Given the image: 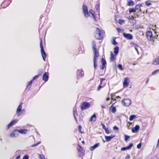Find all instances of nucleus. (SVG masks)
<instances>
[{
    "instance_id": "f257e3e1",
    "label": "nucleus",
    "mask_w": 159,
    "mask_h": 159,
    "mask_svg": "<svg viewBox=\"0 0 159 159\" xmlns=\"http://www.w3.org/2000/svg\"><path fill=\"white\" fill-rule=\"evenodd\" d=\"M96 45H92V48L94 53V57H93V66L95 70L97 69V58L99 56V54L98 51L97 50V49L96 48Z\"/></svg>"
},
{
    "instance_id": "f03ea898",
    "label": "nucleus",
    "mask_w": 159,
    "mask_h": 159,
    "mask_svg": "<svg viewBox=\"0 0 159 159\" xmlns=\"http://www.w3.org/2000/svg\"><path fill=\"white\" fill-rule=\"evenodd\" d=\"M103 32L98 28H97L94 33V36L95 38L98 39H101L103 37Z\"/></svg>"
},
{
    "instance_id": "7ed1b4c3",
    "label": "nucleus",
    "mask_w": 159,
    "mask_h": 159,
    "mask_svg": "<svg viewBox=\"0 0 159 159\" xmlns=\"http://www.w3.org/2000/svg\"><path fill=\"white\" fill-rule=\"evenodd\" d=\"M146 36L148 40L154 41L153 39H157V37H158V35L156 34V35L153 36L151 31H148L147 32Z\"/></svg>"
},
{
    "instance_id": "20e7f679",
    "label": "nucleus",
    "mask_w": 159,
    "mask_h": 159,
    "mask_svg": "<svg viewBox=\"0 0 159 159\" xmlns=\"http://www.w3.org/2000/svg\"><path fill=\"white\" fill-rule=\"evenodd\" d=\"M90 107V104L87 102H82L80 105V108L82 110H84L87 109Z\"/></svg>"
},
{
    "instance_id": "39448f33",
    "label": "nucleus",
    "mask_w": 159,
    "mask_h": 159,
    "mask_svg": "<svg viewBox=\"0 0 159 159\" xmlns=\"http://www.w3.org/2000/svg\"><path fill=\"white\" fill-rule=\"evenodd\" d=\"M122 103L123 105L127 107L129 106L131 103V100L129 98L124 99L122 101Z\"/></svg>"
},
{
    "instance_id": "423d86ee",
    "label": "nucleus",
    "mask_w": 159,
    "mask_h": 159,
    "mask_svg": "<svg viewBox=\"0 0 159 159\" xmlns=\"http://www.w3.org/2000/svg\"><path fill=\"white\" fill-rule=\"evenodd\" d=\"M83 11L85 16L86 18L88 17L89 15L87 7L84 5L83 6Z\"/></svg>"
},
{
    "instance_id": "0eeeda50",
    "label": "nucleus",
    "mask_w": 159,
    "mask_h": 159,
    "mask_svg": "<svg viewBox=\"0 0 159 159\" xmlns=\"http://www.w3.org/2000/svg\"><path fill=\"white\" fill-rule=\"evenodd\" d=\"M123 35L124 37L127 39L131 40L133 38L132 35L130 34H127L124 32L123 33Z\"/></svg>"
},
{
    "instance_id": "6e6552de",
    "label": "nucleus",
    "mask_w": 159,
    "mask_h": 159,
    "mask_svg": "<svg viewBox=\"0 0 159 159\" xmlns=\"http://www.w3.org/2000/svg\"><path fill=\"white\" fill-rule=\"evenodd\" d=\"M22 104V103H21L17 109L16 114L17 115V116H20L21 115V114H20V113L21 111Z\"/></svg>"
},
{
    "instance_id": "1a4fd4ad",
    "label": "nucleus",
    "mask_w": 159,
    "mask_h": 159,
    "mask_svg": "<svg viewBox=\"0 0 159 159\" xmlns=\"http://www.w3.org/2000/svg\"><path fill=\"white\" fill-rule=\"evenodd\" d=\"M77 74L78 79H80L84 75V71L82 70H78Z\"/></svg>"
},
{
    "instance_id": "9d476101",
    "label": "nucleus",
    "mask_w": 159,
    "mask_h": 159,
    "mask_svg": "<svg viewBox=\"0 0 159 159\" xmlns=\"http://www.w3.org/2000/svg\"><path fill=\"white\" fill-rule=\"evenodd\" d=\"M19 132L18 130L16 129L13 130L11 133L10 136L12 138L16 137L18 135Z\"/></svg>"
},
{
    "instance_id": "9b49d317",
    "label": "nucleus",
    "mask_w": 159,
    "mask_h": 159,
    "mask_svg": "<svg viewBox=\"0 0 159 159\" xmlns=\"http://www.w3.org/2000/svg\"><path fill=\"white\" fill-rule=\"evenodd\" d=\"M18 120L17 119H14L11 121L7 126V129H8L11 126L14 125L17 122Z\"/></svg>"
},
{
    "instance_id": "f8f14e48",
    "label": "nucleus",
    "mask_w": 159,
    "mask_h": 159,
    "mask_svg": "<svg viewBox=\"0 0 159 159\" xmlns=\"http://www.w3.org/2000/svg\"><path fill=\"white\" fill-rule=\"evenodd\" d=\"M133 146V143H130L128 146L122 148H121V150L122 151H124L127 150H129L132 148Z\"/></svg>"
},
{
    "instance_id": "ddd939ff",
    "label": "nucleus",
    "mask_w": 159,
    "mask_h": 159,
    "mask_svg": "<svg viewBox=\"0 0 159 159\" xmlns=\"http://www.w3.org/2000/svg\"><path fill=\"white\" fill-rule=\"evenodd\" d=\"M140 127L139 125H136L132 129V132L133 133H136L138 132V131L139 130Z\"/></svg>"
},
{
    "instance_id": "4468645a",
    "label": "nucleus",
    "mask_w": 159,
    "mask_h": 159,
    "mask_svg": "<svg viewBox=\"0 0 159 159\" xmlns=\"http://www.w3.org/2000/svg\"><path fill=\"white\" fill-rule=\"evenodd\" d=\"M48 73L45 72L43 74V80L46 82L48 81Z\"/></svg>"
},
{
    "instance_id": "2eb2a0df",
    "label": "nucleus",
    "mask_w": 159,
    "mask_h": 159,
    "mask_svg": "<svg viewBox=\"0 0 159 159\" xmlns=\"http://www.w3.org/2000/svg\"><path fill=\"white\" fill-rule=\"evenodd\" d=\"M100 144L99 143L95 144L93 146L90 147L89 148L90 150L91 151H93L94 149L98 147L99 146Z\"/></svg>"
},
{
    "instance_id": "dca6fc26",
    "label": "nucleus",
    "mask_w": 159,
    "mask_h": 159,
    "mask_svg": "<svg viewBox=\"0 0 159 159\" xmlns=\"http://www.w3.org/2000/svg\"><path fill=\"white\" fill-rule=\"evenodd\" d=\"M89 13L92 15L93 16V19L95 21H96V19L95 18V16H94V12L93 11L92 9L90 10L89 11Z\"/></svg>"
},
{
    "instance_id": "f3484780",
    "label": "nucleus",
    "mask_w": 159,
    "mask_h": 159,
    "mask_svg": "<svg viewBox=\"0 0 159 159\" xmlns=\"http://www.w3.org/2000/svg\"><path fill=\"white\" fill-rule=\"evenodd\" d=\"M152 64L154 65L159 64V56L156 58L155 60L153 61Z\"/></svg>"
},
{
    "instance_id": "a211bd4d",
    "label": "nucleus",
    "mask_w": 159,
    "mask_h": 159,
    "mask_svg": "<svg viewBox=\"0 0 159 159\" xmlns=\"http://www.w3.org/2000/svg\"><path fill=\"white\" fill-rule=\"evenodd\" d=\"M115 135H111L110 136H105V138L107 142H109L110 141L111 139L115 137Z\"/></svg>"
},
{
    "instance_id": "6ab92c4d",
    "label": "nucleus",
    "mask_w": 159,
    "mask_h": 159,
    "mask_svg": "<svg viewBox=\"0 0 159 159\" xmlns=\"http://www.w3.org/2000/svg\"><path fill=\"white\" fill-rule=\"evenodd\" d=\"M116 59V57L115 55L113 54L112 52H111L110 55V61H114Z\"/></svg>"
},
{
    "instance_id": "aec40b11",
    "label": "nucleus",
    "mask_w": 159,
    "mask_h": 159,
    "mask_svg": "<svg viewBox=\"0 0 159 159\" xmlns=\"http://www.w3.org/2000/svg\"><path fill=\"white\" fill-rule=\"evenodd\" d=\"M128 78H125L123 83V85L124 87L127 86L129 84V82H128Z\"/></svg>"
},
{
    "instance_id": "412c9836",
    "label": "nucleus",
    "mask_w": 159,
    "mask_h": 159,
    "mask_svg": "<svg viewBox=\"0 0 159 159\" xmlns=\"http://www.w3.org/2000/svg\"><path fill=\"white\" fill-rule=\"evenodd\" d=\"M96 120V116L95 114H94L91 117L89 120L90 121H95Z\"/></svg>"
},
{
    "instance_id": "4be33fe9",
    "label": "nucleus",
    "mask_w": 159,
    "mask_h": 159,
    "mask_svg": "<svg viewBox=\"0 0 159 159\" xmlns=\"http://www.w3.org/2000/svg\"><path fill=\"white\" fill-rule=\"evenodd\" d=\"M40 48H41V52L42 53L44 52H45L44 50L43 43H42V41L41 39H40Z\"/></svg>"
},
{
    "instance_id": "5701e85b",
    "label": "nucleus",
    "mask_w": 159,
    "mask_h": 159,
    "mask_svg": "<svg viewBox=\"0 0 159 159\" xmlns=\"http://www.w3.org/2000/svg\"><path fill=\"white\" fill-rule=\"evenodd\" d=\"M114 104H113L110 107V109L113 113H115L116 111V108L115 107L113 106Z\"/></svg>"
},
{
    "instance_id": "b1692460",
    "label": "nucleus",
    "mask_w": 159,
    "mask_h": 159,
    "mask_svg": "<svg viewBox=\"0 0 159 159\" xmlns=\"http://www.w3.org/2000/svg\"><path fill=\"white\" fill-rule=\"evenodd\" d=\"M18 130L19 133L21 134H25L27 131V129H19Z\"/></svg>"
},
{
    "instance_id": "393cba45",
    "label": "nucleus",
    "mask_w": 159,
    "mask_h": 159,
    "mask_svg": "<svg viewBox=\"0 0 159 159\" xmlns=\"http://www.w3.org/2000/svg\"><path fill=\"white\" fill-rule=\"evenodd\" d=\"M78 147L77 148L78 151L79 152H80L81 153H83L84 150L82 147L80 145H78Z\"/></svg>"
},
{
    "instance_id": "a878e982",
    "label": "nucleus",
    "mask_w": 159,
    "mask_h": 159,
    "mask_svg": "<svg viewBox=\"0 0 159 159\" xmlns=\"http://www.w3.org/2000/svg\"><path fill=\"white\" fill-rule=\"evenodd\" d=\"M32 81H33L31 80L30 81L28 82L27 85L26 87V89H28L29 90H30L31 87V85L32 84Z\"/></svg>"
},
{
    "instance_id": "bb28decb",
    "label": "nucleus",
    "mask_w": 159,
    "mask_h": 159,
    "mask_svg": "<svg viewBox=\"0 0 159 159\" xmlns=\"http://www.w3.org/2000/svg\"><path fill=\"white\" fill-rule=\"evenodd\" d=\"M127 5L128 6H133L134 5V3L132 0H129L127 1Z\"/></svg>"
},
{
    "instance_id": "cd10ccee",
    "label": "nucleus",
    "mask_w": 159,
    "mask_h": 159,
    "mask_svg": "<svg viewBox=\"0 0 159 159\" xmlns=\"http://www.w3.org/2000/svg\"><path fill=\"white\" fill-rule=\"evenodd\" d=\"M119 48L118 46H116L114 48V52L115 55H117L119 52Z\"/></svg>"
},
{
    "instance_id": "c85d7f7f",
    "label": "nucleus",
    "mask_w": 159,
    "mask_h": 159,
    "mask_svg": "<svg viewBox=\"0 0 159 159\" xmlns=\"http://www.w3.org/2000/svg\"><path fill=\"white\" fill-rule=\"evenodd\" d=\"M41 55L43 57V58L44 61H45V58L47 57V54L45 52L41 53Z\"/></svg>"
},
{
    "instance_id": "c756f323",
    "label": "nucleus",
    "mask_w": 159,
    "mask_h": 159,
    "mask_svg": "<svg viewBox=\"0 0 159 159\" xmlns=\"http://www.w3.org/2000/svg\"><path fill=\"white\" fill-rule=\"evenodd\" d=\"M136 116L134 115H131L129 118V120L130 121H132L136 117Z\"/></svg>"
},
{
    "instance_id": "7c9ffc66",
    "label": "nucleus",
    "mask_w": 159,
    "mask_h": 159,
    "mask_svg": "<svg viewBox=\"0 0 159 159\" xmlns=\"http://www.w3.org/2000/svg\"><path fill=\"white\" fill-rule=\"evenodd\" d=\"M101 62L102 63V65H106V61L105 59H104L103 58H102V60Z\"/></svg>"
},
{
    "instance_id": "2f4dec72",
    "label": "nucleus",
    "mask_w": 159,
    "mask_h": 159,
    "mask_svg": "<svg viewBox=\"0 0 159 159\" xmlns=\"http://www.w3.org/2000/svg\"><path fill=\"white\" fill-rule=\"evenodd\" d=\"M136 9L134 8H131L129 9V12L130 13L134 12L136 11Z\"/></svg>"
},
{
    "instance_id": "473e14b6",
    "label": "nucleus",
    "mask_w": 159,
    "mask_h": 159,
    "mask_svg": "<svg viewBox=\"0 0 159 159\" xmlns=\"http://www.w3.org/2000/svg\"><path fill=\"white\" fill-rule=\"evenodd\" d=\"M124 136L125 138V140L126 141H127L130 138V137L129 136L126 135H125Z\"/></svg>"
},
{
    "instance_id": "72a5a7b5",
    "label": "nucleus",
    "mask_w": 159,
    "mask_h": 159,
    "mask_svg": "<svg viewBox=\"0 0 159 159\" xmlns=\"http://www.w3.org/2000/svg\"><path fill=\"white\" fill-rule=\"evenodd\" d=\"M99 3L97 4L95 6V8L98 11H99Z\"/></svg>"
},
{
    "instance_id": "f704fd0d",
    "label": "nucleus",
    "mask_w": 159,
    "mask_h": 159,
    "mask_svg": "<svg viewBox=\"0 0 159 159\" xmlns=\"http://www.w3.org/2000/svg\"><path fill=\"white\" fill-rule=\"evenodd\" d=\"M118 68L121 70H124V68L122 67V66L121 64H119L118 65Z\"/></svg>"
},
{
    "instance_id": "c9c22d12",
    "label": "nucleus",
    "mask_w": 159,
    "mask_h": 159,
    "mask_svg": "<svg viewBox=\"0 0 159 159\" xmlns=\"http://www.w3.org/2000/svg\"><path fill=\"white\" fill-rule=\"evenodd\" d=\"M40 143H41V142H39L37 143H35V144H34L32 145L31 146V147H35V146L38 145Z\"/></svg>"
},
{
    "instance_id": "e433bc0d",
    "label": "nucleus",
    "mask_w": 159,
    "mask_h": 159,
    "mask_svg": "<svg viewBox=\"0 0 159 159\" xmlns=\"http://www.w3.org/2000/svg\"><path fill=\"white\" fill-rule=\"evenodd\" d=\"M125 22V21L122 20H120L119 21V23L120 25H122Z\"/></svg>"
},
{
    "instance_id": "4c0bfd02",
    "label": "nucleus",
    "mask_w": 159,
    "mask_h": 159,
    "mask_svg": "<svg viewBox=\"0 0 159 159\" xmlns=\"http://www.w3.org/2000/svg\"><path fill=\"white\" fill-rule=\"evenodd\" d=\"M39 75H35L34 77L32 80V81H33L35 79H37L39 76Z\"/></svg>"
},
{
    "instance_id": "58836bf2",
    "label": "nucleus",
    "mask_w": 159,
    "mask_h": 159,
    "mask_svg": "<svg viewBox=\"0 0 159 159\" xmlns=\"http://www.w3.org/2000/svg\"><path fill=\"white\" fill-rule=\"evenodd\" d=\"M29 157L28 155L26 154L25 155L23 158V159H29Z\"/></svg>"
},
{
    "instance_id": "ea45409f",
    "label": "nucleus",
    "mask_w": 159,
    "mask_h": 159,
    "mask_svg": "<svg viewBox=\"0 0 159 159\" xmlns=\"http://www.w3.org/2000/svg\"><path fill=\"white\" fill-rule=\"evenodd\" d=\"M77 111H76V108L75 109H74V111H73V115H74V116H75V114H76L77 115Z\"/></svg>"
},
{
    "instance_id": "a19ab883",
    "label": "nucleus",
    "mask_w": 159,
    "mask_h": 159,
    "mask_svg": "<svg viewBox=\"0 0 159 159\" xmlns=\"http://www.w3.org/2000/svg\"><path fill=\"white\" fill-rule=\"evenodd\" d=\"M146 4L147 6H149L151 5V3L148 1L146 2Z\"/></svg>"
},
{
    "instance_id": "79ce46f5",
    "label": "nucleus",
    "mask_w": 159,
    "mask_h": 159,
    "mask_svg": "<svg viewBox=\"0 0 159 159\" xmlns=\"http://www.w3.org/2000/svg\"><path fill=\"white\" fill-rule=\"evenodd\" d=\"M141 146H142V144L140 143L137 145V148L138 149H140L141 148Z\"/></svg>"
},
{
    "instance_id": "37998d69",
    "label": "nucleus",
    "mask_w": 159,
    "mask_h": 159,
    "mask_svg": "<svg viewBox=\"0 0 159 159\" xmlns=\"http://www.w3.org/2000/svg\"><path fill=\"white\" fill-rule=\"evenodd\" d=\"M112 44L113 45H116L117 44V43L116 42V41L115 39H114L113 40Z\"/></svg>"
},
{
    "instance_id": "c03bdc74",
    "label": "nucleus",
    "mask_w": 159,
    "mask_h": 159,
    "mask_svg": "<svg viewBox=\"0 0 159 159\" xmlns=\"http://www.w3.org/2000/svg\"><path fill=\"white\" fill-rule=\"evenodd\" d=\"M159 71V70H155L152 73V74L153 75H154L156 73H157V72H158V71Z\"/></svg>"
},
{
    "instance_id": "a18cd8bd",
    "label": "nucleus",
    "mask_w": 159,
    "mask_h": 159,
    "mask_svg": "<svg viewBox=\"0 0 159 159\" xmlns=\"http://www.w3.org/2000/svg\"><path fill=\"white\" fill-rule=\"evenodd\" d=\"M25 110L24 109H23L22 110H21V111L20 112V114H21V115L24 114L25 113Z\"/></svg>"
},
{
    "instance_id": "49530a36",
    "label": "nucleus",
    "mask_w": 159,
    "mask_h": 159,
    "mask_svg": "<svg viewBox=\"0 0 159 159\" xmlns=\"http://www.w3.org/2000/svg\"><path fill=\"white\" fill-rule=\"evenodd\" d=\"M105 130L106 133L107 134H108L110 132V131H109L107 128H106Z\"/></svg>"
},
{
    "instance_id": "de8ad7c7",
    "label": "nucleus",
    "mask_w": 159,
    "mask_h": 159,
    "mask_svg": "<svg viewBox=\"0 0 159 159\" xmlns=\"http://www.w3.org/2000/svg\"><path fill=\"white\" fill-rule=\"evenodd\" d=\"M78 129H79L80 132L81 133H82V132L81 131V129H82V127H81V126L80 125H79V126H78Z\"/></svg>"
},
{
    "instance_id": "09e8293b",
    "label": "nucleus",
    "mask_w": 159,
    "mask_h": 159,
    "mask_svg": "<svg viewBox=\"0 0 159 159\" xmlns=\"http://www.w3.org/2000/svg\"><path fill=\"white\" fill-rule=\"evenodd\" d=\"M113 128L114 130H119V128L116 126H114Z\"/></svg>"
},
{
    "instance_id": "8fccbe9b",
    "label": "nucleus",
    "mask_w": 159,
    "mask_h": 159,
    "mask_svg": "<svg viewBox=\"0 0 159 159\" xmlns=\"http://www.w3.org/2000/svg\"><path fill=\"white\" fill-rule=\"evenodd\" d=\"M102 88V87L101 86V85L100 84L97 90L99 91Z\"/></svg>"
},
{
    "instance_id": "3c124183",
    "label": "nucleus",
    "mask_w": 159,
    "mask_h": 159,
    "mask_svg": "<svg viewBox=\"0 0 159 159\" xmlns=\"http://www.w3.org/2000/svg\"><path fill=\"white\" fill-rule=\"evenodd\" d=\"M139 8H140L139 6V5H137L135 6V9H136V10H138Z\"/></svg>"
},
{
    "instance_id": "603ef678",
    "label": "nucleus",
    "mask_w": 159,
    "mask_h": 159,
    "mask_svg": "<svg viewBox=\"0 0 159 159\" xmlns=\"http://www.w3.org/2000/svg\"><path fill=\"white\" fill-rule=\"evenodd\" d=\"M101 125H102V128H103V129H106V128H107L106 127H105V125H104V124H102V123L101 124Z\"/></svg>"
},
{
    "instance_id": "864d4df0",
    "label": "nucleus",
    "mask_w": 159,
    "mask_h": 159,
    "mask_svg": "<svg viewBox=\"0 0 159 159\" xmlns=\"http://www.w3.org/2000/svg\"><path fill=\"white\" fill-rule=\"evenodd\" d=\"M105 80V78H102L100 79V84H101H101H102V82L104 80Z\"/></svg>"
},
{
    "instance_id": "5fc2aeb1",
    "label": "nucleus",
    "mask_w": 159,
    "mask_h": 159,
    "mask_svg": "<svg viewBox=\"0 0 159 159\" xmlns=\"http://www.w3.org/2000/svg\"><path fill=\"white\" fill-rule=\"evenodd\" d=\"M106 67V65H104L103 66V65H102V66L100 67V68H101V69L102 70H103L104 68L105 67Z\"/></svg>"
},
{
    "instance_id": "6e6d98bb",
    "label": "nucleus",
    "mask_w": 159,
    "mask_h": 159,
    "mask_svg": "<svg viewBox=\"0 0 159 159\" xmlns=\"http://www.w3.org/2000/svg\"><path fill=\"white\" fill-rule=\"evenodd\" d=\"M130 158V156L129 154H128L127 155L126 157H125V159H129Z\"/></svg>"
},
{
    "instance_id": "4d7b16f0",
    "label": "nucleus",
    "mask_w": 159,
    "mask_h": 159,
    "mask_svg": "<svg viewBox=\"0 0 159 159\" xmlns=\"http://www.w3.org/2000/svg\"><path fill=\"white\" fill-rule=\"evenodd\" d=\"M41 159H45L44 156L43 155L41 156V155H39Z\"/></svg>"
},
{
    "instance_id": "13d9d810",
    "label": "nucleus",
    "mask_w": 159,
    "mask_h": 159,
    "mask_svg": "<svg viewBox=\"0 0 159 159\" xmlns=\"http://www.w3.org/2000/svg\"><path fill=\"white\" fill-rule=\"evenodd\" d=\"M115 95V94H112L111 96V99L112 100H114V101H116V99H114L113 98V97Z\"/></svg>"
},
{
    "instance_id": "bf43d9fd",
    "label": "nucleus",
    "mask_w": 159,
    "mask_h": 159,
    "mask_svg": "<svg viewBox=\"0 0 159 159\" xmlns=\"http://www.w3.org/2000/svg\"><path fill=\"white\" fill-rule=\"evenodd\" d=\"M117 30L118 32L121 31V29L120 28H117Z\"/></svg>"
},
{
    "instance_id": "052dcab7",
    "label": "nucleus",
    "mask_w": 159,
    "mask_h": 159,
    "mask_svg": "<svg viewBox=\"0 0 159 159\" xmlns=\"http://www.w3.org/2000/svg\"><path fill=\"white\" fill-rule=\"evenodd\" d=\"M135 48V50H136V52H137L138 54H139V52L138 51V49H137V48H136V47H135V48Z\"/></svg>"
},
{
    "instance_id": "680f3d73",
    "label": "nucleus",
    "mask_w": 159,
    "mask_h": 159,
    "mask_svg": "<svg viewBox=\"0 0 159 159\" xmlns=\"http://www.w3.org/2000/svg\"><path fill=\"white\" fill-rule=\"evenodd\" d=\"M20 157V156L18 155V156L16 158V159H19Z\"/></svg>"
},
{
    "instance_id": "e2e57ef3",
    "label": "nucleus",
    "mask_w": 159,
    "mask_h": 159,
    "mask_svg": "<svg viewBox=\"0 0 159 159\" xmlns=\"http://www.w3.org/2000/svg\"><path fill=\"white\" fill-rule=\"evenodd\" d=\"M96 45V43L94 41H93V43H92V45Z\"/></svg>"
},
{
    "instance_id": "0e129e2a",
    "label": "nucleus",
    "mask_w": 159,
    "mask_h": 159,
    "mask_svg": "<svg viewBox=\"0 0 159 159\" xmlns=\"http://www.w3.org/2000/svg\"><path fill=\"white\" fill-rule=\"evenodd\" d=\"M74 116V118H75V121H76L77 122V119H76V117L75 116Z\"/></svg>"
},
{
    "instance_id": "69168bd1",
    "label": "nucleus",
    "mask_w": 159,
    "mask_h": 159,
    "mask_svg": "<svg viewBox=\"0 0 159 159\" xmlns=\"http://www.w3.org/2000/svg\"><path fill=\"white\" fill-rule=\"evenodd\" d=\"M101 107L102 108H106V107H105L103 106V105L101 106Z\"/></svg>"
},
{
    "instance_id": "338daca9",
    "label": "nucleus",
    "mask_w": 159,
    "mask_h": 159,
    "mask_svg": "<svg viewBox=\"0 0 159 159\" xmlns=\"http://www.w3.org/2000/svg\"><path fill=\"white\" fill-rule=\"evenodd\" d=\"M82 153H80V154H79V157H81V156H82Z\"/></svg>"
},
{
    "instance_id": "774afa93",
    "label": "nucleus",
    "mask_w": 159,
    "mask_h": 159,
    "mask_svg": "<svg viewBox=\"0 0 159 159\" xmlns=\"http://www.w3.org/2000/svg\"><path fill=\"white\" fill-rule=\"evenodd\" d=\"M110 99V98H107V99H106V100L107 101H108V100H109Z\"/></svg>"
}]
</instances>
